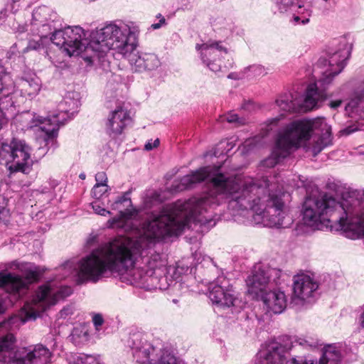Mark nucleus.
<instances>
[{
  "label": "nucleus",
  "instance_id": "f257e3e1",
  "mask_svg": "<svg viewBox=\"0 0 364 364\" xmlns=\"http://www.w3.org/2000/svg\"><path fill=\"white\" fill-rule=\"evenodd\" d=\"M210 178L208 190L198 198V215H210L211 220L199 223L201 226L213 227L216 224L213 210L226 202L233 212L247 211L255 225L269 228H287L293 223L288 208L282 200L285 191L277 177L269 181L267 177L228 176L217 173L210 166H204L175 181L171 192L193 188L196 184Z\"/></svg>",
  "mask_w": 364,
  "mask_h": 364
},
{
  "label": "nucleus",
  "instance_id": "f03ea898",
  "mask_svg": "<svg viewBox=\"0 0 364 364\" xmlns=\"http://www.w3.org/2000/svg\"><path fill=\"white\" fill-rule=\"evenodd\" d=\"M160 239H154L146 246L139 244L132 247L126 238L115 240L111 244L97 250L81 259L76 267L73 262L68 261L59 267L60 278H66L75 273L77 283H96L110 272L120 274L128 273L135 282H146L154 289L164 290L171 284L166 276V262L158 253L149 257H143V267H134L139 256L145 249Z\"/></svg>",
  "mask_w": 364,
  "mask_h": 364
},
{
  "label": "nucleus",
  "instance_id": "7ed1b4c3",
  "mask_svg": "<svg viewBox=\"0 0 364 364\" xmlns=\"http://www.w3.org/2000/svg\"><path fill=\"white\" fill-rule=\"evenodd\" d=\"M129 194V191L124 193L111 205L113 210H119V215L107 221L108 228L123 230L127 235L118 236L109 242L93 250L91 253L119 238L127 239L132 247L139 244L141 247L146 246L154 239H164L181 234L188 227L191 222L207 223L212 219L210 215L205 218L198 217V198L193 197L186 201L178 200L175 203L163 206L159 213H153L151 220L145 222L139 228L131 220L137 212L135 209L129 208L132 207Z\"/></svg>",
  "mask_w": 364,
  "mask_h": 364
},
{
  "label": "nucleus",
  "instance_id": "20e7f679",
  "mask_svg": "<svg viewBox=\"0 0 364 364\" xmlns=\"http://www.w3.org/2000/svg\"><path fill=\"white\" fill-rule=\"evenodd\" d=\"M72 294L68 286H55L52 282L42 285L36 290L31 302H26L20 314L0 323V363L5 364H48L51 351L38 343L14 351L16 338L9 331L27 321L36 319L50 306Z\"/></svg>",
  "mask_w": 364,
  "mask_h": 364
},
{
  "label": "nucleus",
  "instance_id": "39448f33",
  "mask_svg": "<svg viewBox=\"0 0 364 364\" xmlns=\"http://www.w3.org/2000/svg\"><path fill=\"white\" fill-rule=\"evenodd\" d=\"M136 28L132 22L114 21L92 32L90 40L86 38L87 33L80 26H65L62 23L54 27L50 36L51 41L63 48L69 56L79 55L83 52L92 50L99 58L110 50L117 53L127 55L134 48L132 41Z\"/></svg>",
  "mask_w": 364,
  "mask_h": 364
},
{
  "label": "nucleus",
  "instance_id": "423d86ee",
  "mask_svg": "<svg viewBox=\"0 0 364 364\" xmlns=\"http://www.w3.org/2000/svg\"><path fill=\"white\" fill-rule=\"evenodd\" d=\"M360 193L352 192L347 199L339 202L326 195L307 197L303 204V221L315 229H322L330 223V217L338 214V222L345 235L355 240L364 237V213L360 211Z\"/></svg>",
  "mask_w": 364,
  "mask_h": 364
},
{
  "label": "nucleus",
  "instance_id": "0eeeda50",
  "mask_svg": "<svg viewBox=\"0 0 364 364\" xmlns=\"http://www.w3.org/2000/svg\"><path fill=\"white\" fill-rule=\"evenodd\" d=\"M331 144V127L325 118L295 120L278 133L272 154L261 165L272 168L289 156L292 149L301 145L306 151H311L315 156Z\"/></svg>",
  "mask_w": 364,
  "mask_h": 364
},
{
  "label": "nucleus",
  "instance_id": "6e6552de",
  "mask_svg": "<svg viewBox=\"0 0 364 364\" xmlns=\"http://www.w3.org/2000/svg\"><path fill=\"white\" fill-rule=\"evenodd\" d=\"M352 46L346 38H341L338 43H333L328 50V59H320L319 63L328 62V68L322 77L316 82L308 85L304 95L300 101L303 112L318 107L326 99L325 90L331 84L334 77L338 75L346 65V60L350 55Z\"/></svg>",
  "mask_w": 364,
  "mask_h": 364
},
{
  "label": "nucleus",
  "instance_id": "1a4fd4ad",
  "mask_svg": "<svg viewBox=\"0 0 364 364\" xmlns=\"http://www.w3.org/2000/svg\"><path fill=\"white\" fill-rule=\"evenodd\" d=\"M80 105L78 94L68 92L58 106V113L47 118L36 117L33 118V126L45 132V141L47 146L55 148L56 137L60 125L64 124L67 119H70L78 110Z\"/></svg>",
  "mask_w": 364,
  "mask_h": 364
},
{
  "label": "nucleus",
  "instance_id": "9d476101",
  "mask_svg": "<svg viewBox=\"0 0 364 364\" xmlns=\"http://www.w3.org/2000/svg\"><path fill=\"white\" fill-rule=\"evenodd\" d=\"M31 152V147L23 140L14 139L9 144L1 142L0 165L4 166L10 173H28L33 165Z\"/></svg>",
  "mask_w": 364,
  "mask_h": 364
},
{
  "label": "nucleus",
  "instance_id": "9b49d317",
  "mask_svg": "<svg viewBox=\"0 0 364 364\" xmlns=\"http://www.w3.org/2000/svg\"><path fill=\"white\" fill-rule=\"evenodd\" d=\"M6 267L18 269L24 277L6 272H0V289L9 293L14 299L18 298L17 294L26 289L29 284L36 281L38 274L31 263L12 261L6 264Z\"/></svg>",
  "mask_w": 364,
  "mask_h": 364
},
{
  "label": "nucleus",
  "instance_id": "f8f14e48",
  "mask_svg": "<svg viewBox=\"0 0 364 364\" xmlns=\"http://www.w3.org/2000/svg\"><path fill=\"white\" fill-rule=\"evenodd\" d=\"M248 292L259 296L262 293L282 283V272L262 264H255L246 279Z\"/></svg>",
  "mask_w": 364,
  "mask_h": 364
},
{
  "label": "nucleus",
  "instance_id": "ddd939ff",
  "mask_svg": "<svg viewBox=\"0 0 364 364\" xmlns=\"http://www.w3.org/2000/svg\"><path fill=\"white\" fill-rule=\"evenodd\" d=\"M297 346L308 348L313 345L303 338H299L294 342L287 340L284 343L277 341H269L257 353L256 364H283L286 354Z\"/></svg>",
  "mask_w": 364,
  "mask_h": 364
},
{
  "label": "nucleus",
  "instance_id": "4468645a",
  "mask_svg": "<svg viewBox=\"0 0 364 364\" xmlns=\"http://www.w3.org/2000/svg\"><path fill=\"white\" fill-rule=\"evenodd\" d=\"M318 284L311 276L301 273L293 278V294L290 305L303 306L306 302H311L318 294Z\"/></svg>",
  "mask_w": 364,
  "mask_h": 364
},
{
  "label": "nucleus",
  "instance_id": "2eb2a0df",
  "mask_svg": "<svg viewBox=\"0 0 364 364\" xmlns=\"http://www.w3.org/2000/svg\"><path fill=\"white\" fill-rule=\"evenodd\" d=\"M128 345L133 358L140 364H153V360L161 349L150 341L147 335L141 333H133L128 341Z\"/></svg>",
  "mask_w": 364,
  "mask_h": 364
},
{
  "label": "nucleus",
  "instance_id": "dca6fc26",
  "mask_svg": "<svg viewBox=\"0 0 364 364\" xmlns=\"http://www.w3.org/2000/svg\"><path fill=\"white\" fill-rule=\"evenodd\" d=\"M208 296L210 301L220 306H235L237 297L230 280L224 276H220L208 286Z\"/></svg>",
  "mask_w": 364,
  "mask_h": 364
},
{
  "label": "nucleus",
  "instance_id": "f3484780",
  "mask_svg": "<svg viewBox=\"0 0 364 364\" xmlns=\"http://www.w3.org/2000/svg\"><path fill=\"white\" fill-rule=\"evenodd\" d=\"M132 123L131 112L124 102H118L110 111L106 122V132L112 138L122 134Z\"/></svg>",
  "mask_w": 364,
  "mask_h": 364
},
{
  "label": "nucleus",
  "instance_id": "a211bd4d",
  "mask_svg": "<svg viewBox=\"0 0 364 364\" xmlns=\"http://www.w3.org/2000/svg\"><path fill=\"white\" fill-rule=\"evenodd\" d=\"M132 23L136 28V33L132 37L134 48L127 55L120 54L124 58H129V63L134 72L142 73L156 70L161 65V61L156 54L151 53H133L136 47V38L139 33V28L134 22Z\"/></svg>",
  "mask_w": 364,
  "mask_h": 364
},
{
  "label": "nucleus",
  "instance_id": "6ab92c4d",
  "mask_svg": "<svg viewBox=\"0 0 364 364\" xmlns=\"http://www.w3.org/2000/svg\"><path fill=\"white\" fill-rule=\"evenodd\" d=\"M196 49L199 51L203 63L211 71L217 73L221 70V58L228 54V49L221 42L211 41L201 45L197 44Z\"/></svg>",
  "mask_w": 364,
  "mask_h": 364
},
{
  "label": "nucleus",
  "instance_id": "aec40b11",
  "mask_svg": "<svg viewBox=\"0 0 364 364\" xmlns=\"http://www.w3.org/2000/svg\"><path fill=\"white\" fill-rule=\"evenodd\" d=\"M61 20L51 8L41 6L35 9L32 14V24L39 27L38 34L41 38H46L53 34L55 26H60Z\"/></svg>",
  "mask_w": 364,
  "mask_h": 364
},
{
  "label": "nucleus",
  "instance_id": "412c9836",
  "mask_svg": "<svg viewBox=\"0 0 364 364\" xmlns=\"http://www.w3.org/2000/svg\"><path fill=\"white\" fill-rule=\"evenodd\" d=\"M259 296L262 297L268 310L274 314H281L287 308V299L286 294L278 287L268 289Z\"/></svg>",
  "mask_w": 364,
  "mask_h": 364
},
{
  "label": "nucleus",
  "instance_id": "4be33fe9",
  "mask_svg": "<svg viewBox=\"0 0 364 364\" xmlns=\"http://www.w3.org/2000/svg\"><path fill=\"white\" fill-rule=\"evenodd\" d=\"M348 116L352 118L364 119V81L345 107Z\"/></svg>",
  "mask_w": 364,
  "mask_h": 364
},
{
  "label": "nucleus",
  "instance_id": "5701e85b",
  "mask_svg": "<svg viewBox=\"0 0 364 364\" xmlns=\"http://www.w3.org/2000/svg\"><path fill=\"white\" fill-rule=\"evenodd\" d=\"M297 360H313L317 364L316 360L303 358L294 357ZM342 359L341 346L337 344H328L323 347L322 356L319 360V364H341Z\"/></svg>",
  "mask_w": 364,
  "mask_h": 364
},
{
  "label": "nucleus",
  "instance_id": "b1692460",
  "mask_svg": "<svg viewBox=\"0 0 364 364\" xmlns=\"http://www.w3.org/2000/svg\"><path fill=\"white\" fill-rule=\"evenodd\" d=\"M40 89L41 84L38 78H22L17 82L16 92L19 91L22 96L33 98L38 93Z\"/></svg>",
  "mask_w": 364,
  "mask_h": 364
},
{
  "label": "nucleus",
  "instance_id": "393cba45",
  "mask_svg": "<svg viewBox=\"0 0 364 364\" xmlns=\"http://www.w3.org/2000/svg\"><path fill=\"white\" fill-rule=\"evenodd\" d=\"M277 107L285 112H302L300 107V101L298 98L294 97L291 95L281 96L276 100Z\"/></svg>",
  "mask_w": 364,
  "mask_h": 364
},
{
  "label": "nucleus",
  "instance_id": "a878e982",
  "mask_svg": "<svg viewBox=\"0 0 364 364\" xmlns=\"http://www.w3.org/2000/svg\"><path fill=\"white\" fill-rule=\"evenodd\" d=\"M71 341L75 346H82L90 340V334L85 326H79L73 328L70 335Z\"/></svg>",
  "mask_w": 364,
  "mask_h": 364
},
{
  "label": "nucleus",
  "instance_id": "bb28decb",
  "mask_svg": "<svg viewBox=\"0 0 364 364\" xmlns=\"http://www.w3.org/2000/svg\"><path fill=\"white\" fill-rule=\"evenodd\" d=\"M181 364L178 359L171 350L168 348H162L159 350L153 360V364Z\"/></svg>",
  "mask_w": 364,
  "mask_h": 364
},
{
  "label": "nucleus",
  "instance_id": "cd10ccee",
  "mask_svg": "<svg viewBox=\"0 0 364 364\" xmlns=\"http://www.w3.org/2000/svg\"><path fill=\"white\" fill-rule=\"evenodd\" d=\"M70 363L73 364H100L98 358L91 355L75 354L72 355Z\"/></svg>",
  "mask_w": 364,
  "mask_h": 364
},
{
  "label": "nucleus",
  "instance_id": "c85d7f7f",
  "mask_svg": "<svg viewBox=\"0 0 364 364\" xmlns=\"http://www.w3.org/2000/svg\"><path fill=\"white\" fill-rule=\"evenodd\" d=\"M260 136H256L252 138H250L246 139L241 146H240V149L242 154H247L250 151H252L256 148H257L261 144Z\"/></svg>",
  "mask_w": 364,
  "mask_h": 364
},
{
  "label": "nucleus",
  "instance_id": "c756f323",
  "mask_svg": "<svg viewBox=\"0 0 364 364\" xmlns=\"http://www.w3.org/2000/svg\"><path fill=\"white\" fill-rule=\"evenodd\" d=\"M244 70L245 77L247 79L264 76L267 74L266 69L261 65H252L245 68Z\"/></svg>",
  "mask_w": 364,
  "mask_h": 364
},
{
  "label": "nucleus",
  "instance_id": "7c9ffc66",
  "mask_svg": "<svg viewBox=\"0 0 364 364\" xmlns=\"http://www.w3.org/2000/svg\"><path fill=\"white\" fill-rule=\"evenodd\" d=\"M222 121H227L229 123H234L237 125L245 124V119L242 117H239L238 115L234 112L231 111L223 117H221Z\"/></svg>",
  "mask_w": 364,
  "mask_h": 364
},
{
  "label": "nucleus",
  "instance_id": "2f4dec72",
  "mask_svg": "<svg viewBox=\"0 0 364 364\" xmlns=\"http://www.w3.org/2000/svg\"><path fill=\"white\" fill-rule=\"evenodd\" d=\"M109 190L107 184H95L92 189V196L96 199H100Z\"/></svg>",
  "mask_w": 364,
  "mask_h": 364
},
{
  "label": "nucleus",
  "instance_id": "473e14b6",
  "mask_svg": "<svg viewBox=\"0 0 364 364\" xmlns=\"http://www.w3.org/2000/svg\"><path fill=\"white\" fill-rule=\"evenodd\" d=\"M279 13H284L293 5L294 0H273Z\"/></svg>",
  "mask_w": 364,
  "mask_h": 364
},
{
  "label": "nucleus",
  "instance_id": "72a5a7b5",
  "mask_svg": "<svg viewBox=\"0 0 364 364\" xmlns=\"http://www.w3.org/2000/svg\"><path fill=\"white\" fill-rule=\"evenodd\" d=\"M235 139L233 138H231L228 141H221L218 144V149H222L221 154H228L229 151H230L233 147L235 146Z\"/></svg>",
  "mask_w": 364,
  "mask_h": 364
},
{
  "label": "nucleus",
  "instance_id": "f704fd0d",
  "mask_svg": "<svg viewBox=\"0 0 364 364\" xmlns=\"http://www.w3.org/2000/svg\"><path fill=\"white\" fill-rule=\"evenodd\" d=\"M92 321L95 326V331L100 332L102 329L105 321L101 314L93 313L92 316Z\"/></svg>",
  "mask_w": 364,
  "mask_h": 364
},
{
  "label": "nucleus",
  "instance_id": "c9c22d12",
  "mask_svg": "<svg viewBox=\"0 0 364 364\" xmlns=\"http://www.w3.org/2000/svg\"><path fill=\"white\" fill-rule=\"evenodd\" d=\"M91 205H92V209L94 210L95 213L98 214V215H102V216H105L107 215H110L111 213L110 211L106 210L105 208H102L98 201H95L93 203H91Z\"/></svg>",
  "mask_w": 364,
  "mask_h": 364
},
{
  "label": "nucleus",
  "instance_id": "e433bc0d",
  "mask_svg": "<svg viewBox=\"0 0 364 364\" xmlns=\"http://www.w3.org/2000/svg\"><path fill=\"white\" fill-rule=\"evenodd\" d=\"M42 47V44L38 41H30L27 45V46L23 48L22 50V53H25L29 50H37L41 49Z\"/></svg>",
  "mask_w": 364,
  "mask_h": 364
},
{
  "label": "nucleus",
  "instance_id": "4c0bfd02",
  "mask_svg": "<svg viewBox=\"0 0 364 364\" xmlns=\"http://www.w3.org/2000/svg\"><path fill=\"white\" fill-rule=\"evenodd\" d=\"M6 202L5 198L0 195V219L4 220L9 214V210L6 208Z\"/></svg>",
  "mask_w": 364,
  "mask_h": 364
},
{
  "label": "nucleus",
  "instance_id": "58836bf2",
  "mask_svg": "<svg viewBox=\"0 0 364 364\" xmlns=\"http://www.w3.org/2000/svg\"><path fill=\"white\" fill-rule=\"evenodd\" d=\"M290 186L297 188L304 186V178L301 176H294V178H292V182L290 184Z\"/></svg>",
  "mask_w": 364,
  "mask_h": 364
},
{
  "label": "nucleus",
  "instance_id": "ea45409f",
  "mask_svg": "<svg viewBox=\"0 0 364 364\" xmlns=\"http://www.w3.org/2000/svg\"><path fill=\"white\" fill-rule=\"evenodd\" d=\"M95 181H96V183L95 184H101V185H104V184H107V175L105 173V172L104 171H101V172H98L97 173H96L95 175Z\"/></svg>",
  "mask_w": 364,
  "mask_h": 364
},
{
  "label": "nucleus",
  "instance_id": "a19ab883",
  "mask_svg": "<svg viewBox=\"0 0 364 364\" xmlns=\"http://www.w3.org/2000/svg\"><path fill=\"white\" fill-rule=\"evenodd\" d=\"M310 14H307V16L300 17L299 16H294L293 21L295 24H306L309 21V16Z\"/></svg>",
  "mask_w": 364,
  "mask_h": 364
},
{
  "label": "nucleus",
  "instance_id": "79ce46f5",
  "mask_svg": "<svg viewBox=\"0 0 364 364\" xmlns=\"http://www.w3.org/2000/svg\"><path fill=\"white\" fill-rule=\"evenodd\" d=\"M285 364H316L313 360H297L295 358H291L286 362Z\"/></svg>",
  "mask_w": 364,
  "mask_h": 364
},
{
  "label": "nucleus",
  "instance_id": "37998d69",
  "mask_svg": "<svg viewBox=\"0 0 364 364\" xmlns=\"http://www.w3.org/2000/svg\"><path fill=\"white\" fill-rule=\"evenodd\" d=\"M228 77L230 79H232V80L245 79V78H246L245 74V70H243L242 71L239 72V73H237V72L230 73L228 75Z\"/></svg>",
  "mask_w": 364,
  "mask_h": 364
},
{
  "label": "nucleus",
  "instance_id": "c03bdc74",
  "mask_svg": "<svg viewBox=\"0 0 364 364\" xmlns=\"http://www.w3.org/2000/svg\"><path fill=\"white\" fill-rule=\"evenodd\" d=\"M159 145V139H156L153 142L151 141H148L145 144L144 148L146 150L150 151V150L153 149L154 148L157 147Z\"/></svg>",
  "mask_w": 364,
  "mask_h": 364
},
{
  "label": "nucleus",
  "instance_id": "a18cd8bd",
  "mask_svg": "<svg viewBox=\"0 0 364 364\" xmlns=\"http://www.w3.org/2000/svg\"><path fill=\"white\" fill-rule=\"evenodd\" d=\"M241 109L248 111V112H251L255 109V105L252 101L249 100V101L245 102L242 105Z\"/></svg>",
  "mask_w": 364,
  "mask_h": 364
},
{
  "label": "nucleus",
  "instance_id": "49530a36",
  "mask_svg": "<svg viewBox=\"0 0 364 364\" xmlns=\"http://www.w3.org/2000/svg\"><path fill=\"white\" fill-rule=\"evenodd\" d=\"M279 121V118L275 117L267 121V132L272 131L273 129V127L277 125Z\"/></svg>",
  "mask_w": 364,
  "mask_h": 364
},
{
  "label": "nucleus",
  "instance_id": "de8ad7c7",
  "mask_svg": "<svg viewBox=\"0 0 364 364\" xmlns=\"http://www.w3.org/2000/svg\"><path fill=\"white\" fill-rule=\"evenodd\" d=\"M342 104L341 100H333L329 102V106L331 109H336L339 107Z\"/></svg>",
  "mask_w": 364,
  "mask_h": 364
},
{
  "label": "nucleus",
  "instance_id": "09e8293b",
  "mask_svg": "<svg viewBox=\"0 0 364 364\" xmlns=\"http://www.w3.org/2000/svg\"><path fill=\"white\" fill-rule=\"evenodd\" d=\"M164 23H165V18L164 17H162L161 19L159 21V23L152 24L151 28L154 29H158Z\"/></svg>",
  "mask_w": 364,
  "mask_h": 364
},
{
  "label": "nucleus",
  "instance_id": "8fccbe9b",
  "mask_svg": "<svg viewBox=\"0 0 364 364\" xmlns=\"http://www.w3.org/2000/svg\"><path fill=\"white\" fill-rule=\"evenodd\" d=\"M16 47H17V44H14V46H12L11 48H10V50L9 52V58H11V55H16Z\"/></svg>",
  "mask_w": 364,
  "mask_h": 364
},
{
  "label": "nucleus",
  "instance_id": "3c124183",
  "mask_svg": "<svg viewBox=\"0 0 364 364\" xmlns=\"http://www.w3.org/2000/svg\"><path fill=\"white\" fill-rule=\"evenodd\" d=\"M69 311H70L69 309H65H65H62L60 311V316L61 317H65V316H68L70 314Z\"/></svg>",
  "mask_w": 364,
  "mask_h": 364
},
{
  "label": "nucleus",
  "instance_id": "603ef678",
  "mask_svg": "<svg viewBox=\"0 0 364 364\" xmlns=\"http://www.w3.org/2000/svg\"><path fill=\"white\" fill-rule=\"evenodd\" d=\"M58 185V182L55 180L50 181V188H54Z\"/></svg>",
  "mask_w": 364,
  "mask_h": 364
},
{
  "label": "nucleus",
  "instance_id": "864d4df0",
  "mask_svg": "<svg viewBox=\"0 0 364 364\" xmlns=\"http://www.w3.org/2000/svg\"><path fill=\"white\" fill-rule=\"evenodd\" d=\"M79 178L82 180H84L85 178V173H81L80 175H79Z\"/></svg>",
  "mask_w": 364,
  "mask_h": 364
},
{
  "label": "nucleus",
  "instance_id": "5fc2aeb1",
  "mask_svg": "<svg viewBox=\"0 0 364 364\" xmlns=\"http://www.w3.org/2000/svg\"><path fill=\"white\" fill-rule=\"evenodd\" d=\"M4 311V307L1 301H0V314Z\"/></svg>",
  "mask_w": 364,
  "mask_h": 364
},
{
  "label": "nucleus",
  "instance_id": "6e6d98bb",
  "mask_svg": "<svg viewBox=\"0 0 364 364\" xmlns=\"http://www.w3.org/2000/svg\"><path fill=\"white\" fill-rule=\"evenodd\" d=\"M345 132L347 133V134H350L353 132V130H350L349 128H347Z\"/></svg>",
  "mask_w": 364,
  "mask_h": 364
},
{
  "label": "nucleus",
  "instance_id": "4d7b16f0",
  "mask_svg": "<svg viewBox=\"0 0 364 364\" xmlns=\"http://www.w3.org/2000/svg\"><path fill=\"white\" fill-rule=\"evenodd\" d=\"M18 1H19V0H12V1H13L14 3H16V2H18Z\"/></svg>",
  "mask_w": 364,
  "mask_h": 364
},
{
  "label": "nucleus",
  "instance_id": "13d9d810",
  "mask_svg": "<svg viewBox=\"0 0 364 364\" xmlns=\"http://www.w3.org/2000/svg\"><path fill=\"white\" fill-rule=\"evenodd\" d=\"M42 191H43V193H45V192H47L48 191H47V190H43Z\"/></svg>",
  "mask_w": 364,
  "mask_h": 364
}]
</instances>
